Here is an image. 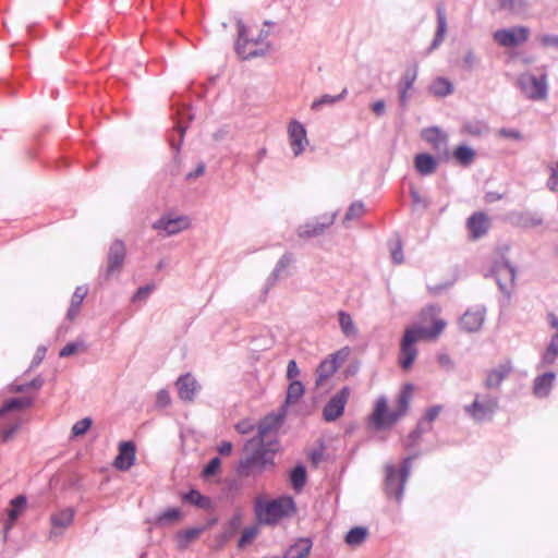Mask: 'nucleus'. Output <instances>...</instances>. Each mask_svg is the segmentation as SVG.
Instances as JSON below:
<instances>
[{"mask_svg":"<svg viewBox=\"0 0 558 558\" xmlns=\"http://www.w3.org/2000/svg\"><path fill=\"white\" fill-rule=\"evenodd\" d=\"M446 322L444 319H434L429 327L411 325L405 328L400 342L399 365L402 369H410L417 356L416 342L420 338H437L445 329Z\"/></svg>","mask_w":558,"mask_h":558,"instance_id":"nucleus-1","label":"nucleus"},{"mask_svg":"<svg viewBox=\"0 0 558 558\" xmlns=\"http://www.w3.org/2000/svg\"><path fill=\"white\" fill-rule=\"evenodd\" d=\"M296 511V502L290 495L271 499L259 496L254 501V513L258 525L274 526L280 520L292 517Z\"/></svg>","mask_w":558,"mask_h":558,"instance_id":"nucleus-2","label":"nucleus"},{"mask_svg":"<svg viewBox=\"0 0 558 558\" xmlns=\"http://www.w3.org/2000/svg\"><path fill=\"white\" fill-rule=\"evenodd\" d=\"M484 277L494 278L496 280L499 291L504 294L500 305H509L515 286V265H513L505 254H501L498 258L493 260L489 269L484 274Z\"/></svg>","mask_w":558,"mask_h":558,"instance_id":"nucleus-3","label":"nucleus"},{"mask_svg":"<svg viewBox=\"0 0 558 558\" xmlns=\"http://www.w3.org/2000/svg\"><path fill=\"white\" fill-rule=\"evenodd\" d=\"M413 456L402 459L397 468L395 464H387L385 469L384 492L388 498H395L398 504L401 502L404 494L405 484L410 477Z\"/></svg>","mask_w":558,"mask_h":558,"instance_id":"nucleus-4","label":"nucleus"},{"mask_svg":"<svg viewBox=\"0 0 558 558\" xmlns=\"http://www.w3.org/2000/svg\"><path fill=\"white\" fill-rule=\"evenodd\" d=\"M276 465L274 451L260 450L255 448L254 451L244 459H241L235 468V472L240 476L256 477L267 469H274Z\"/></svg>","mask_w":558,"mask_h":558,"instance_id":"nucleus-5","label":"nucleus"},{"mask_svg":"<svg viewBox=\"0 0 558 558\" xmlns=\"http://www.w3.org/2000/svg\"><path fill=\"white\" fill-rule=\"evenodd\" d=\"M400 418L393 416V410L388 407V399L386 396H380L376 399L373 412L367 418L369 428L374 430H386L391 428Z\"/></svg>","mask_w":558,"mask_h":558,"instance_id":"nucleus-6","label":"nucleus"},{"mask_svg":"<svg viewBox=\"0 0 558 558\" xmlns=\"http://www.w3.org/2000/svg\"><path fill=\"white\" fill-rule=\"evenodd\" d=\"M126 256L125 244L121 239H116L109 246L107 253V265L99 271V279L109 281L113 276L119 275Z\"/></svg>","mask_w":558,"mask_h":558,"instance_id":"nucleus-7","label":"nucleus"},{"mask_svg":"<svg viewBox=\"0 0 558 558\" xmlns=\"http://www.w3.org/2000/svg\"><path fill=\"white\" fill-rule=\"evenodd\" d=\"M518 86L522 94L532 100H544L548 96L547 74L536 76L532 73H524L518 77Z\"/></svg>","mask_w":558,"mask_h":558,"instance_id":"nucleus-8","label":"nucleus"},{"mask_svg":"<svg viewBox=\"0 0 558 558\" xmlns=\"http://www.w3.org/2000/svg\"><path fill=\"white\" fill-rule=\"evenodd\" d=\"M530 35V28L524 25L499 28L493 34V38L501 47L514 48L525 43Z\"/></svg>","mask_w":558,"mask_h":558,"instance_id":"nucleus-9","label":"nucleus"},{"mask_svg":"<svg viewBox=\"0 0 558 558\" xmlns=\"http://www.w3.org/2000/svg\"><path fill=\"white\" fill-rule=\"evenodd\" d=\"M234 22L238 28V37L234 41V51L242 60H252L258 57H264L267 53V49H254L246 51V46L251 43L247 37V28L240 15L234 16Z\"/></svg>","mask_w":558,"mask_h":558,"instance_id":"nucleus-10","label":"nucleus"},{"mask_svg":"<svg viewBox=\"0 0 558 558\" xmlns=\"http://www.w3.org/2000/svg\"><path fill=\"white\" fill-rule=\"evenodd\" d=\"M350 391L349 386H343L327 401L323 409V418L325 422H335L343 415Z\"/></svg>","mask_w":558,"mask_h":558,"instance_id":"nucleus-11","label":"nucleus"},{"mask_svg":"<svg viewBox=\"0 0 558 558\" xmlns=\"http://www.w3.org/2000/svg\"><path fill=\"white\" fill-rule=\"evenodd\" d=\"M337 213L323 214L314 217L298 228V235L301 239H312L322 235L326 229L333 225Z\"/></svg>","mask_w":558,"mask_h":558,"instance_id":"nucleus-12","label":"nucleus"},{"mask_svg":"<svg viewBox=\"0 0 558 558\" xmlns=\"http://www.w3.org/2000/svg\"><path fill=\"white\" fill-rule=\"evenodd\" d=\"M464 410L478 423L489 422L498 410V399L488 398L485 402H481L476 397L471 404L465 405Z\"/></svg>","mask_w":558,"mask_h":558,"instance_id":"nucleus-13","label":"nucleus"},{"mask_svg":"<svg viewBox=\"0 0 558 558\" xmlns=\"http://www.w3.org/2000/svg\"><path fill=\"white\" fill-rule=\"evenodd\" d=\"M191 219L185 215L172 217L170 214H163L158 220L153 223L155 230H163L167 235L178 234L183 230L189 229Z\"/></svg>","mask_w":558,"mask_h":558,"instance_id":"nucleus-14","label":"nucleus"},{"mask_svg":"<svg viewBox=\"0 0 558 558\" xmlns=\"http://www.w3.org/2000/svg\"><path fill=\"white\" fill-rule=\"evenodd\" d=\"M179 398L183 402H193L201 391L202 386L192 373L181 374L175 383Z\"/></svg>","mask_w":558,"mask_h":558,"instance_id":"nucleus-15","label":"nucleus"},{"mask_svg":"<svg viewBox=\"0 0 558 558\" xmlns=\"http://www.w3.org/2000/svg\"><path fill=\"white\" fill-rule=\"evenodd\" d=\"M178 114L180 117H179V121L175 124V130L178 132L179 140L177 141L173 137L169 138V145L174 150V155H173L174 163L180 162V151H181V147H182V144L184 141L186 130H187V125L182 124L181 121L184 119H187L189 122L194 120L192 107H190V106H183L181 109H179Z\"/></svg>","mask_w":558,"mask_h":558,"instance_id":"nucleus-16","label":"nucleus"},{"mask_svg":"<svg viewBox=\"0 0 558 558\" xmlns=\"http://www.w3.org/2000/svg\"><path fill=\"white\" fill-rule=\"evenodd\" d=\"M136 461V445L133 440H122L118 445V454L113 466L121 472L129 471Z\"/></svg>","mask_w":558,"mask_h":558,"instance_id":"nucleus-17","label":"nucleus"},{"mask_svg":"<svg viewBox=\"0 0 558 558\" xmlns=\"http://www.w3.org/2000/svg\"><path fill=\"white\" fill-rule=\"evenodd\" d=\"M288 411L280 407L276 412L266 414L257 425L258 439L266 438L271 432L277 430L284 422Z\"/></svg>","mask_w":558,"mask_h":558,"instance_id":"nucleus-18","label":"nucleus"},{"mask_svg":"<svg viewBox=\"0 0 558 558\" xmlns=\"http://www.w3.org/2000/svg\"><path fill=\"white\" fill-rule=\"evenodd\" d=\"M288 135L294 156H300L305 149V144H308L304 124L298 120H292L288 125Z\"/></svg>","mask_w":558,"mask_h":558,"instance_id":"nucleus-19","label":"nucleus"},{"mask_svg":"<svg viewBox=\"0 0 558 558\" xmlns=\"http://www.w3.org/2000/svg\"><path fill=\"white\" fill-rule=\"evenodd\" d=\"M485 314L484 306L466 310L459 319L460 329L470 333L478 331L485 322Z\"/></svg>","mask_w":558,"mask_h":558,"instance_id":"nucleus-20","label":"nucleus"},{"mask_svg":"<svg viewBox=\"0 0 558 558\" xmlns=\"http://www.w3.org/2000/svg\"><path fill=\"white\" fill-rule=\"evenodd\" d=\"M436 19H437V27H436L434 38L426 49L427 54L432 53L435 49H437L440 46V44L442 43V40L445 38L447 29H448L447 13H446V8L442 2H439L436 5Z\"/></svg>","mask_w":558,"mask_h":558,"instance_id":"nucleus-21","label":"nucleus"},{"mask_svg":"<svg viewBox=\"0 0 558 558\" xmlns=\"http://www.w3.org/2000/svg\"><path fill=\"white\" fill-rule=\"evenodd\" d=\"M513 366L510 360L500 363L497 367L492 368L485 378V387L488 389L497 388L505 378L512 372Z\"/></svg>","mask_w":558,"mask_h":558,"instance_id":"nucleus-22","label":"nucleus"},{"mask_svg":"<svg viewBox=\"0 0 558 558\" xmlns=\"http://www.w3.org/2000/svg\"><path fill=\"white\" fill-rule=\"evenodd\" d=\"M438 159L426 151L418 153L414 156V168L422 177H427L434 173L438 168Z\"/></svg>","mask_w":558,"mask_h":558,"instance_id":"nucleus-23","label":"nucleus"},{"mask_svg":"<svg viewBox=\"0 0 558 558\" xmlns=\"http://www.w3.org/2000/svg\"><path fill=\"white\" fill-rule=\"evenodd\" d=\"M294 262V255L291 252H286L276 263L275 268L267 278L266 284L263 289V294L266 295L270 288L278 281L281 274Z\"/></svg>","mask_w":558,"mask_h":558,"instance_id":"nucleus-24","label":"nucleus"},{"mask_svg":"<svg viewBox=\"0 0 558 558\" xmlns=\"http://www.w3.org/2000/svg\"><path fill=\"white\" fill-rule=\"evenodd\" d=\"M555 379L556 373L553 371H548L536 376L533 380V393L537 398L548 397L551 391Z\"/></svg>","mask_w":558,"mask_h":558,"instance_id":"nucleus-25","label":"nucleus"},{"mask_svg":"<svg viewBox=\"0 0 558 558\" xmlns=\"http://www.w3.org/2000/svg\"><path fill=\"white\" fill-rule=\"evenodd\" d=\"M183 504L193 505L202 510H209L213 508V500L209 496L201 493L199 489L192 487L187 492L181 494Z\"/></svg>","mask_w":558,"mask_h":558,"instance_id":"nucleus-26","label":"nucleus"},{"mask_svg":"<svg viewBox=\"0 0 558 558\" xmlns=\"http://www.w3.org/2000/svg\"><path fill=\"white\" fill-rule=\"evenodd\" d=\"M473 239H480L488 231V218L483 211L473 213L466 221Z\"/></svg>","mask_w":558,"mask_h":558,"instance_id":"nucleus-27","label":"nucleus"},{"mask_svg":"<svg viewBox=\"0 0 558 558\" xmlns=\"http://www.w3.org/2000/svg\"><path fill=\"white\" fill-rule=\"evenodd\" d=\"M513 223L522 229H532L543 223V217L538 213L530 210L514 211L511 214Z\"/></svg>","mask_w":558,"mask_h":558,"instance_id":"nucleus-28","label":"nucleus"},{"mask_svg":"<svg viewBox=\"0 0 558 558\" xmlns=\"http://www.w3.org/2000/svg\"><path fill=\"white\" fill-rule=\"evenodd\" d=\"M307 469L303 462L296 464L289 471L288 480L295 493H301L307 483Z\"/></svg>","mask_w":558,"mask_h":558,"instance_id":"nucleus-29","label":"nucleus"},{"mask_svg":"<svg viewBox=\"0 0 558 558\" xmlns=\"http://www.w3.org/2000/svg\"><path fill=\"white\" fill-rule=\"evenodd\" d=\"M414 385L407 383L402 386L397 399V409L393 410V416L401 418L407 414L410 408V401L412 399Z\"/></svg>","mask_w":558,"mask_h":558,"instance_id":"nucleus-30","label":"nucleus"},{"mask_svg":"<svg viewBox=\"0 0 558 558\" xmlns=\"http://www.w3.org/2000/svg\"><path fill=\"white\" fill-rule=\"evenodd\" d=\"M304 393L305 385L301 380L290 381L286 391L284 401L280 407L288 411V409L302 398Z\"/></svg>","mask_w":558,"mask_h":558,"instance_id":"nucleus-31","label":"nucleus"},{"mask_svg":"<svg viewBox=\"0 0 558 558\" xmlns=\"http://www.w3.org/2000/svg\"><path fill=\"white\" fill-rule=\"evenodd\" d=\"M313 547V542L308 537H300L293 545L290 546L287 554L292 555L291 558H307L311 549ZM269 558H281L279 556H272Z\"/></svg>","mask_w":558,"mask_h":558,"instance_id":"nucleus-32","label":"nucleus"},{"mask_svg":"<svg viewBox=\"0 0 558 558\" xmlns=\"http://www.w3.org/2000/svg\"><path fill=\"white\" fill-rule=\"evenodd\" d=\"M429 92L436 97H447L454 92L453 83L444 76L436 77L429 85Z\"/></svg>","mask_w":558,"mask_h":558,"instance_id":"nucleus-33","label":"nucleus"},{"mask_svg":"<svg viewBox=\"0 0 558 558\" xmlns=\"http://www.w3.org/2000/svg\"><path fill=\"white\" fill-rule=\"evenodd\" d=\"M500 11L512 15L525 14L529 9V0H497Z\"/></svg>","mask_w":558,"mask_h":558,"instance_id":"nucleus-34","label":"nucleus"},{"mask_svg":"<svg viewBox=\"0 0 558 558\" xmlns=\"http://www.w3.org/2000/svg\"><path fill=\"white\" fill-rule=\"evenodd\" d=\"M369 534L368 527L364 525L352 526L344 536V542L351 547H355L364 543Z\"/></svg>","mask_w":558,"mask_h":558,"instance_id":"nucleus-35","label":"nucleus"},{"mask_svg":"<svg viewBox=\"0 0 558 558\" xmlns=\"http://www.w3.org/2000/svg\"><path fill=\"white\" fill-rule=\"evenodd\" d=\"M206 526H192L186 530L180 531L177 534V544L179 549H185L186 546L196 539L204 531Z\"/></svg>","mask_w":558,"mask_h":558,"instance_id":"nucleus-36","label":"nucleus"},{"mask_svg":"<svg viewBox=\"0 0 558 558\" xmlns=\"http://www.w3.org/2000/svg\"><path fill=\"white\" fill-rule=\"evenodd\" d=\"M33 403H34V399L32 397H27V396L12 397V398L4 400V402L2 404V411L4 412V415H5L9 412L27 409V408L32 407Z\"/></svg>","mask_w":558,"mask_h":558,"instance_id":"nucleus-37","label":"nucleus"},{"mask_svg":"<svg viewBox=\"0 0 558 558\" xmlns=\"http://www.w3.org/2000/svg\"><path fill=\"white\" fill-rule=\"evenodd\" d=\"M475 156V149L466 144L458 145L452 151V157L459 165L463 167L470 166L473 162Z\"/></svg>","mask_w":558,"mask_h":558,"instance_id":"nucleus-38","label":"nucleus"},{"mask_svg":"<svg viewBox=\"0 0 558 558\" xmlns=\"http://www.w3.org/2000/svg\"><path fill=\"white\" fill-rule=\"evenodd\" d=\"M182 517L183 512L179 507H169L156 515L155 524L163 526L181 520Z\"/></svg>","mask_w":558,"mask_h":558,"instance_id":"nucleus-39","label":"nucleus"},{"mask_svg":"<svg viewBox=\"0 0 558 558\" xmlns=\"http://www.w3.org/2000/svg\"><path fill=\"white\" fill-rule=\"evenodd\" d=\"M338 371L337 364L328 357L324 359L316 368V385H322Z\"/></svg>","mask_w":558,"mask_h":558,"instance_id":"nucleus-40","label":"nucleus"},{"mask_svg":"<svg viewBox=\"0 0 558 558\" xmlns=\"http://www.w3.org/2000/svg\"><path fill=\"white\" fill-rule=\"evenodd\" d=\"M45 385V378L43 377V375H37L36 377H34L33 379H31L29 381H26V383H23V384H15V383H12L9 385V391L11 392H15V393H23L25 391H27L28 389H34V390H40L43 388V386Z\"/></svg>","mask_w":558,"mask_h":558,"instance_id":"nucleus-41","label":"nucleus"},{"mask_svg":"<svg viewBox=\"0 0 558 558\" xmlns=\"http://www.w3.org/2000/svg\"><path fill=\"white\" fill-rule=\"evenodd\" d=\"M73 518L74 509L69 507L53 513L50 521L53 527H68L73 522Z\"/></svg>","mask_w":558,"mask_h":558,"instance_id":"nucleus-42","label":"nucleus"},{"mask_svg":"<svg viewBox=\"0 0 558 558\" xmlns=\"http://www.w3.org/2000/svg\"><path fill=\"white\" fill-rule=\"evenodd\" d=\"M338 320L340 328L345 337H354L357 335V328L348 312L340 311L338 313Z\"/></svg>","mask_w":558,"mask_h":558,"instance_id":"nucleus-43","label":"nucleus"},{"mask_svg":"<svg viewBox=\"0 0 558 558\" xmlns=\"http://www.w3.org/2000/svg\"><path fill=\"white\" fill-rule=\"evenodd\" d=\"M558 356V332H556L548 345L546 347L545 351L542 354V364L543 365H551L555 363L556 359Z\"/></svg>","mask_w":558,"mask_h":558,"instance_id":"nucleus-44","label":"nucleus"},{"mask_svg":"<svg viewBox=\"0 0 558 558\" xmlns=\"http://www.w3.org/2000/svg\"><path fill=\"white\" fill-rule=\"evenodd\" d=\"M488 131V125L483 120H468L463 123L462 132L472 135L481 136Z\"/></svg>","mask_w":558,"mask_h":558,"instance_id":"nucleus-45","label":"nucleus"},{"mask_svg":"<svg viewBox=\"0 0 558 558\" xmlns=\"http://www.w3.org/2000/svg\"><path fill=\"white\" fill-rule=\"evenodd\" d=\"M417 72H418L417 63H414L411 66L407 68V70L404 71V73L401 76V80L399 83V89L410 90L413 87V84L417 77Z\"/></svg>","mask_w":558,"mask_h":558,"instance_id":"nucleus-46","label":"nucleus"},{"mask_svg":"<svg viewBox=\"0 0 558 558\" xmlns=\"http://www.w3.org/2000/svg\"><path fill=\"white\" fill-rule=\"evenodd\" d=\"M347 95H348V88H343L341 90V93L336 95V96H331L329 94H325L322 97L315 99L312 102L311 108L313 110H319L325 105H333L337 101H340V100L344 99Z\"/></svg>","mask_w":558,"mask_h":558,"instance_id":"nucleus-47","label":"nucleus"},{"mask_svg":"<svg viewBox=\"0 0 558 558\" xmlns=\"http://www.w3.org/2000/svg\"><path fill=\"white\" fill-rule=\"evenodd\" d=\"M365 214V205L362 201H354L348 207L342 223L361 218Z\"/></svg>","mask_w":558,"mask_h":558,"instance_id":"nucleus-48","label":"nucleus"},{"mask_svg":"<svg viewBox=\"0 0 558 558\" xmlns=\"http://www.w3.org/2000/svg\"><path fill=\"white\" fill-rule=\"evenodd\" d=\"M27 497L24 494H20L10 500V508L8 513L12 514V517L20 518L21 514L27 508Z\"/></svg>","mask_w":558,"mask_h":558,"instance_id":"nucleus-49","label":"nucleus"},{"mask_svg":"<svg viewBox=\"0 0 558 558\" xmlns=\"http://www.w3.org/2000/svg\"><path fill=\"white\" fill-rule=\"evenodd\" d=\"M429 430H432V425H425L424 422L418 420L416 426L408 435L407 448H412L415 446L421 439L422 435Z\"/></svg>","mask_w":558,"mask_h":558,"instance_id":"nucleus-50","label":"nucleus"},{"mask_svg":"<svg viewBox=\"0 0 558 558\" xmlns=\"http://www.w3.org/2000/svg\"><path fill=\"white\" fill-rule=\"evenodd\" d=\"M258 533H259L258 525L245 526L242 530V533H241V535H240V537L238 539V547L239 548H244L247 545H250L256 538Z\"/></svg>","mask_w":558,"mask_h":558,"instance_id":"nucleus-51","label":"nucleus"},{"mask_svg":"<svg viewBox=\"0 0 558 558\" xmlns=\"http://www.w3.org/2000/svg\"><path fill=\"white\" fill-rule=\"evenodd\" d=\"M93 426V418L90 416L83 417L82 420L76 421L71 429V437H80L84 436Z\"/></svg>","mask_w":558,"mask_h":558,"instance_id":"nucleus-52","label":"nucleus"},{"mask_svg":"<svg viewBox=\"0 0 558 558\" xmlns=\"http://www.w3.org/2000/svg\"><path fill=\"white\" fill-rule=\"evenodd\" d=\"M426 142L432 144L433 149L439 156H445L446 158L449 156V151H448V136H447V134L442 135L438 140H436V137H426Z\"/></svg>","mask_w":558,"mask_h":558,"instance_id":"nucleus-53","label":"nucleus"},{"mask_svg":"<svg viewBox=\"0 0 558 558\" xmlns=\"http://www.w3.org/2000/svg\"><path fill=\"white\" fill-rule=\"evenodd\" d=\"M80 349H87V344L84 340H75L68 342L60 351V357H69L75 354Z\"/></svg>","mask_w":558,"mask_h":558,"instance_id":"nucleus-54","label":"nucleus"},{"mask_svg":"<svg viewBox=\"0 0 558 558\" xmlns=\"http://www.w3.org/2000/svg\"><path fill=\"white\" fill-rule=\"evenodd\" d=\"M221 468V459L216 456L209 459L202 470V476L209 478L218 473Z\"/></svg>","mask_w":558,"mask_h":558,"instance_id":"nucleus-55","label":"nucleus"},{"mask_svg":"<svg viewBox=\"0 0 558 558\" xmlns=\"http://www.w3.org/2000/svg\"><path fill=\"white\" fill-rule=\"evenodd\" d=\"M444 407L441 404H435L429 408H427L425 414L420 417L418 420L421 422H424L425 425H430L432 422H434L439 413L442 411Z\"/></svg>","mask_w":558,"mask_h":558,"instance_id":"nucleus-56","label":"nucleus"},{"mask_svg":"<svg viewBox=\"0 0 558 558\" xmlns=\"http://www.w3.org/2000/svg\"><path fill=\"white\" fill-rule=\"evenodd\" d=\"M171 404V396L168 389L161 388L156 393L155 407L165 409Z\"/></svg>","mask_w":558,"mask_h":558,"instance_id":"nucleus-57","label":"nucleus"},{"mask_svg":"<svg viewBox=\"0 0 558 558\" xmlns=\"http://www.w3.org/2000/svg\"><path fill=\"white\" fill-rule=\"evenodd\" d=\"M351 353V349L349 345H345L339 350H337L336 352L331 353L328 359L331 361V362H335L337 364V368L340 367V365L347 361V359L349 357Z\"/></svg>","mask_w":558,"mask_h":558,"instance_id":"nucleus-58","label":"nucleus"},{"mask_svg":"<svg viewBox=\"0 0 558 558\" xmlns=\"http://www.w3.org/2000/svg\"><path fill=\"white\" fill-rule=\"evenodd\" d=\"M233 533L229 530H227L226 527L223 529L222 532H220L216 537H215V542H214V545H213V549L215 550H220L222 549L227 543L233 537Z\"/></svg>","mask_w":558,"mask_h":558,"instance_id":"nucleus-59","label":"nucleus"},{"mask_svg":"<svg viewBox=\"0 0 558 558\" xmlns=\"http://www.w3.org/2000/svg\"><path fill=\"white\" fill-rule=\"evenodd\" d=\"M478 59L472 49L466 50L462 59V69L466 72H472L477 64Z\"/></svg>","mask_w":558,"mask_h":558,"instance_id":"nucleus-60","label":"nucleus"},{"mask_svg":"<svg viewBox=\"0 0 558 558\" xmlns=\"http://www.w3.org/2000/svg\"><path fill=\"white\" fill-rule=\"evenodd\" d=\"M47 353V348L45 345H39L32 359L29 367L25 371V374H28L31 371L36 368L45 359Z\"/></svg>","mask_w":558,"mask_h":558,"instance_id":"nucleus-61","label":"nucleus"},{"mask_svg":"<svg viewBox=\"0 0 558 558\" xmlns=\"http://www.w3.org/2000/svg\"><path fill=\"white\" fill-rule=\"evenodd\" d=\"M256 448L260 449V450H271V451H274V456H275L280 449V442H279L278 438H274V439H269V440H265V438H263V439H258V446Z\"/></svg>","mask_w":558,"mask_h":558,"instance_id":"nucleus-62","label":"nucleus"},{"mask_svg":"<svg viewBox=\"0 0 558 558\" xmlns=\"http://www.w3.org/2000/svg\"><path fill=\"white\" fill-rule=\"evenodd\" d=\"M153 289H154V284L148 283L145 286H141L140 288H137V290L133 294L132 301L133 302L145 301L148 298L149 293L153 291Z\"/></svg>","mask_w":558,"mask_h":558,"instance_id":"nucleus-63","label":"nucleus"},{"mask_svg":"<svg viewBox=\"0 0 558 558\" xmlns=\"http://www.w3.org/2000/svg\"><path fill=\"white\" fill-rule=\"evenodd\" d=\"M546 187L550 192H558V168H550V174L546 182Z\"/></svg>","mask_w":558,"mask_h":558,"instance_id":"nucleus-64","label":"nucleus"}]
</instances>
